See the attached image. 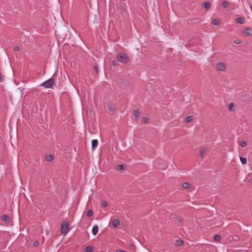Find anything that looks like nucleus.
I'll list each match as a JSON object with an SVG mask.
<instances>
[{"label":"nucleus","instance_id":"15","mask_svg":"<svg viewBox=\"0 0 252 252\" xmlns=\"http://www.w3.org/2000/svg\"><path fill=\"white\" fill-rule=\"evenodd\" d=\"M45 159L48 161H52L54 159V157L52 155H48L46 156Z\"/></svg>","mask_w":252,"mask_h":252},{"label":"nucleus","instance_id":"13","mask_svg":"<svg viewBox=\"0 0 252 252\" xmlns=\"http://www.w3.org/2000/svg\"><path fill=\"white\" fill-rule=\"evenodd\" d=\"M136 121H137L140 116V112L138 110H135L133 112Z\"/></svg>","mask_w":252,"mask_h":252},{"label":"nucleus","instance_id":"37","mask_svg":"<svg viewBox=\"0 0 252 252\" xmlns=\"http://www.w3.org/2000/svg\"><path fill=\"white\" fill-rule=\"evenodd\" d=\"M166 164H163V165H162V166L161 168H162V169H165V168H166Z\"/></svg>","mask_w":252,"mask_h":252},{"label":"nucleus","instance_id":"25","mask_svg":"<svg viewBox=\"0 0 252 252\" xmlns=\"http://www.w3.org/2000/svg\"><path fill=\"white\" fill-rule=\"evenodd\" d=\"M220 238H221V237L219 234H217V235H215V236H214V240L216 241H218L220 240Z\"/></svg>","mask_w":252,"mask_h":252},{"label":"nucleus","instance_id":"18","mask_svg":"<svg viewBox=\"0 0 252 252\" xmlns=\"http://www.w3.org/2000/svg\"><path fill=\"white\" fill-rule=\"evenodd\" d=\"M193 119V117L192 116H188L185 118V122L186 123H189L191 122Z\"/></svg>","mask_w":252,"mask_h":252},{"label":"nucleus","instance_id":"6","mask_svg":"<svg viewBox=\"0 0 252 252\" xmlns=\"http://www.w3.org/2000/svg\"><path fill=\"white\" fill-rule=\"evenodd\" d=\"M251 96L249 94H244L241 96V99L243 101H248L250 100Z\"/></svg>","mask_w":252,"mask_h":252},{"label":"nucleus","instance_id":"31","mask_svg":"<svg viewBox=\"0 0 252 252\" xmlns=\"http://www.w3.org/2000/svg\"><path fill=\"white\" fill-rule=\"evenodd\" d=\"M142 121L144 123H147L149 121V119L147 117L143 118Z\"/></svg>","mask_w":252,"mask_h":252},{"label":"nucleus","instance_id":"36","mask_svg":"<svg viewBox=\"0 0 252 252\" xmlns=\"http://www.w3.org/2000/svg\"><path fill=\"white\" fill-rule=\"evenodd\" d=\"M117 252H126V251L122 250H119L117 251Z\"/></svg>","mask_w":252,"mask_h":252},{"label":"nucleus","instance_id":"35","mask_svg":"<svg viewBox=\"0 0 252 252\" xmlns=\"http://www.w3.org/2000/svg\"><path fill=\"white\" fill-rule=\"evenodd\" d=\"M101 205H108V204L106 201H103L101 202Z\"/></svg>","mask_w":252,"mask_h":252},{"label":"nucleus","instance_id":"33","mask_svg":"<svg viewBox=\"0 0 252 252\" xmlns=\"http://www.w3.org/2000/svg\"><path fill=\"white\" fill-rule=\"evenodd\" d=\"M3 77L4 76L0 73V82H2L3 81Z\"/></svg>","mask_w":252,"mask_h":252},{"label":"nucleus","instance_id":"27","mask_svg":"<svg viewBox=\"0 0 252 252\" xmlns=\"http://www.w3.org/2000/svg\"><path fill=\"white\" fill-rule=\"evenodd\" d=\"M93 214V212L92 210H89L87 212V215L88 217H91L92 216Z\"/></svg>","mask_w":252,"mask_h":252},{"label":"nucleus","instance_id":"4","mask_svg":"<svg viewBox=\"0 0 252 252\" xmlns=\"http://www.w3.org/2000/svg\"><path fill=\"white\" fill-rule=\"evenodd\" d=\"M217 69L219 71H224L226 70L225 64L223 62H219L216 64Z\"/></svg>","mask_w":252,"mask_h":252},{"label":"nucleus","instance_id":"32","mask_svg":"<svg viewBox=\"0 0 252 252\" xmlns=\"http://www.w3.org/2000/svg\"><path fill=\"white\" fill-rule=\"evenodd\" d=\"M19 49H20V48H19V46H14V50L15 51H18L19 50Z\"/></svg>","mask_w":252,"mask_h":252},{"label":"nucleus","instance_id":"7","mask_svg":"<svg viewBox=\"0 0 252 252\" xmlns=\"http://www.w3.org/2000/svg\"><path fill=\"white\" fill-rule=\"evenodd\" d=\"M236 21L240 24H244L245 22V19L244 17H240L236 18Z\"/></svg>","mask_w":252,"mask_h":252},{"label":"nucleus","instance_id":"34","mask_svg":"<svg viewBox=\"0 0 252 252\" xmlns=\"http://www.w3.org/2000/svg\"><path fill=\"white\" fill-rule=\"evenodd\" d=\"M38 242L37 241H34L33 242V246L36 247V246H38Z\"/></svg>","mask_w":252,"mask_h":252},{"label":"nucleus","instance_id":"26","mask_svg":"<svg viewBox=\"0 0 252 252\" xmlns=\"http://www.w3.org/2000/svg\"><path fill=\"white\" fill-rule=\"evenodd\" d=\"M117 167L119 170H123L124 169V166L123 164L117 165Z\"/></svg>","mask_w":252,"mask_h":252},{"label":"nucleus","instance_id":"16","mask_svg":"<svg viewBox=\"0 0 252 252\" xmlns=\"http://www.w3.org/2000/svg\"><path fill=\"white\" fill-rule=\"evenodd\" d=\"M220 23V19H215L212 20V24L214 25H219Z\"/></svg>","mask_w":252,"mask_h":252},{"label":"nucleus","instance_id":"14","mask_svg":"<svg viewBox=\"0 0 252 252\" xmlns=\"http://www.w3.org/2000/svg\"><path fill=\"white\" fill-rule=\"evenodd\" d=\"M182 187L185 189H189L191 187V185L187 182H185L182 184Z\"/></svg>","mask_w":252,"mask_h":252},{"label":"nucleus","instance_id":"19","mask_svg":"<svg viewBox=\"0 0 252 252\" xmlns=\"http://www.w3.org/2000/svg\"><path fill=\"white\" fill-rule=\"evenodd\" d=\"M234 104L233 102L230 103L228 105V110L230 111H234L235 110V109L234 108Z\"/></svg>","mask_w":252,"mask_h":252},{"label":"nucleus","instance_id":"30","mask_svg":"<svg viewBox=\"0 0 252 252\" xmlns=\"http://www.w3.org/2000/svg\"><path fill=\"white\" fill-rule=\"evenodd\" d=\"M247 145V143L245 141H242L241 143V146L242 147H245Z\"/></svg>","mask_w":252,"mask_h":252},{"label":"nucleus","instance_id":"23","mask_svg":"<svg viewBox=\"0 0 252 252\" xmlns=\"http://www.w3.org/2000/svg\"><path fill=\"white\" fill-rule=\"evenodd\" d=\"M183 241L181 239H178L176 241V244L178 246H181L183 245Z\"/></svg>","mask_w":252,"mask_h":252},{"label":"nucleus","instance_id":"5","mask_svg":"<svg viewBox=\"0 0 252 252\" xmlns=\"http://www.w3.org/2000/svg\"><path fill=\"white\" fill-rule=\"evenodd\" d=\"M107 107L108 108V111L112 114H114L116 112V108L112 104H107Z\"/></svg>","mask_w":252,"mask_h":252},{"label":"nucleus","instance_id":"17","mask_svg":"<svg viewBox=\"0 0 252 252\" xmlns=\"http://www.w3.org/2000/svg\"><path fill=\"white\" fill-rule=\"evenodd\" d=\"M230 5V2L227 0H224L222 2V6L224 8L228 7Z\"/></svg>","mask_w":252,"mask_h":252},{"label":"nucleus","instance_id":"9","mask_svg":"<svg viewBox=\"0 0 252 252\" xmlns=\"http://www.w3.org/2000/svg\"><path fill=\"white\" fill-rule=\"evenodd\" d=\"M251 30V28H246L243 31V33L246 36H250L251 35L250 31Z\"/></svg>","mask_w":252,"mask_h":252},{"label":"nucleus","instance_id":"38","mask_svg":"<svg viewBox=\"0 0 252 252\" xmlns=\"http://www.w3.org/2000/svg\"><path fill=\"white\" fill-rule=\"evenodd\" d=\"M177 219H178V221H179V222H181V221H182V219H181L180 218H178V217H177Z\"/></svg>","mask_w":252,"mask_h":252},{"label":"nucleus","instance_id":"21","mask_svg":"<svg viewBox=\"0 0 252 252\" xmlns=\"http://www.w3.org/2000/svg\"><path fill=\"white\" fill-rule=\"evenodd\" d=\"M204 153H205V149L202 147L200 150L199 153V156L201 158H203L204 156Z\"/></svg>","mask_w":252,"mask_h":252},{"label":"nucleus","instance_id":"12","mask_svg":"<svg viewBox=\"0 0 252 252\" xmlns=\"http://www.w3.org/2000/svg\"><path fill=\"white\" fill-rule=\"evenodd\" d=\"M120 225L119 220L117 219H115L112 222V225L113 227H116Z\"/></svg>","mask_w":252,"mask_h":252},{"label":"nucleus","instance_id":"8","mask_svg":"<svg viewBox=\"0 0 252 252\" xmlns=\"http://www.w3.org/2000/svg\"><path fill=\"white\" fill-rule=\"evenodd\" d=\"M1 220L4 222H9L10 219L7 215H4L1 217Z\"/></svg>","mask_w":252,"mask_h":252},{"label":"nucleus","instance_id":"2","mask_svg":"<svg viewBox=\"0 0 252 252\" xmlns=\"http://www.w3.org/2000/svg\"><path fill=\"white\" fill-rule=\"evenodd\" d=\"M117 60L125 64L129 62V58L127 55L123 53H120L117 55Z\"/></svg>","mask_w":252,"mask_h":252},{"label":"nucleus","instance_id":"28","mask_svg":"<svg viewBox=\"0 0 252 252\" xmlns=\"http://www.w3.org/2000/svg\"><path fill=\"white\" fill-rule=\"evenodd\" d=\"M94 69L95 71V73L97 74L98 73V68L97 65H95L94 66Z\"/></svg>","mask_w":252,"mask_h":252},{"label":"nucleus","instance_id":"20","mask_svg":"<svg viewBox=\"0 0 252 252\" xmlns=\"http://www.w3.org/2000/svg\"><path fill=\"white\" fill-rule=\"evenodd\" d=\"M94 250V247L92 246H88L85 249L86 252H92Z\"/></svg>","mask_w":252,"mask_h":252},{"label":"nucleus","instance_id":"1","mask_svg":"<svg viewBox=\"0 0 252 252\" xmlns=\"http://www.w3.org/2000/svg\"><path fill=\"white\" fill-rule=\"evenodd\" d=\"M55 85V79L54 75L49 79L42 83L40 86L43 87L45 89L53 88V85Z\"/></svg>","mask_w":252,"mask_h":252},{"label":"nucleus","instance_id":"24","mask_svg":"<svg viewBox=\"0 0 252 252\" xmlns=\"http://www.w3.org/2000/svg\"><path fill=\"white\" fill-rule=\"evenodd\" d=\"M240 160H241V161L242 163V164H245L247 163V159L246 158L240 157Z\"/></svg>","mask_w":252,"mask_h":252},{"label":"nucleus","instance_id":"3","mask_svg":"<svg viewBox=\"0 0 252 252\" xmlns=\"http://www.w3.org/2000/svg\"><path fill=\"white\" fill-rule=\"evenodd\" d=\"M69 223L66 220H63V221L62 224H61V233L62 234H64V235L67 234V233L69 232Z\"/></svg>","mask_w":252,"mask_h":252},{"label":"nucleus","instance_id":"11","mask_svg":"<svg viewBox=\"0 0 252 252\" xmlns=\"http://www.w3.org/2000/svg\"><path fill=\"white\" fill-rule=\"evenodd\" d=\"M98 145V141L96 139H94L92 141V148L94 149Z\"/></svg>","mask_w":252,"mask_h":252},{"label":"nucleus","instance_id":"29","mask_svg":"<svg viewBox=\"0 0 252 252\" xmlns=\"http://www.w3.org/2000/svg\"><path fill=\"white\" fill-rule=\"evenodd\" d=\"M242 40L239 39H238L234 41V42L237 44H241L242 43Z\"/></svg>","mask_w":252,"mask_h":252},{"label":"nucleus","instance_id":"10","mask_svg":"<svg viewBox=\"0 0 252 252\" xmlns=\"http://www.w3.org/2000/svg\"><path fill=\"white\" fill-rule=\"evenodd\" d=\"M98 231V227L97 225H94L93 226L92 228V233L94 235H96Z\"/></svg>","mask_w":252,"mask_h":252},{"label":"nucleus","instance_id":"22","mask_svg":"<svg viewBox=\"0 0 252 252\" xmlns=\"http://www.w3.org/2000/svg\"><path fill=\"white\" fill-rule=\"evenodd\" d=\"M204 7L207 9H209L211 7V4L209 2H205L204 3Z\"/></svg>","mask_w":252,"mask_h":252}]
</instances>
